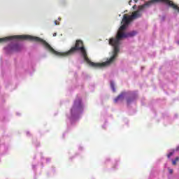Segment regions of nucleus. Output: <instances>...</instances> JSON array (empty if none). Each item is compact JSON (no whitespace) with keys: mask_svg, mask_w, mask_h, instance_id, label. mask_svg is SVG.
<instances>
[{"mask_svg":"<svg viewBox=\"0 0 179 179\" xmlns=\"http://www.w3.org/2000/svg\"><path fill=\"white\" fill-rule=\"evenodd\" d=\"M83 111H85V104L82 101V98L76 99L70 110V114L67 115V128L75 127V124L80 120Z\"/></svg>","mask_w":179,"mask_h":179,"instance_id":"nucleus-1","label":"nucleus"},{"mask_svg":"<svg viewBox=\"0 0 179 179\" xmlns=\"http://www.w3.org/2000/svg\"><path fill=\"white\" fill-rule=\"evenodd\" d=\"M137 97L138 95L135 92H123L114 99V103H122V101H124V99H126L127 105L129 106V104L135 103Z\"/></svg>","mask_w":179,"mask_h":179,"instance_id":"nucleus-2","label":"nucleus"},{"mask_svg":"<svg viewBox=\"0 0 179 179\" xmlns=\"http://www.w3.org/2000/svg\"><path fill=\"white\" fill-rule=\"evenodd\" d=\"M110 89L112 92H113V93H115V83H114V81H110Z\"/></svg>","mask_w":179,"mask_h":179,"instance_id":"nucleus-3","label":"nucleus"},{"mask_svg":"<svg viewBox=\"0 0 179 179\" xmlns=\"http://www.w3.org/2000/svg\"><path fill=\"white\" fill-rule=\"evenodd\" d=\"M176 152V150H171L169 153L167 155V157L168 159H170L171 157V156H173L174 155Z\"/></svg>","mask_w":179,"mask_h":179,"instance_id":"nucleus-4","label":"nucleus"},{"mask_svg":"<svg viewBox=\"0 0 179 179\" xmlns=\"http://www.w3.org/2000/svg\"><path fill=\"white\" fill-rule=\"evenodd\" d=\"M84 150L83 146H82V145H79V146H78V150H79L80 152H82V150Z\"/></svg>","mask_w":179,"mask_h":179,"instance_id":"nucleus-5","label":"nucleus"},{"mask_svg":"<svg viewBox=\"0 0 179 179\" xmlns=\"http://www.w3.org/2000/svg\"><path fill=\"white\" fill-rule=\"evenodd\" d=\"M51 162V158H46V163H50Z\"/></svg>","mask_w":179,"mask_h":179,"instance_id":"nucleus-6","label":"nucleus"},{"mask_svg":"<svg viewBox=\"0 0 179 179\" xmlns=\"http://www.w3.org/2000/svg\"><path fill=\"white\" fill-rule=\"evenodd\" d=\"M172 164L176 166V164H177V162L175 161L174 159H172Z\"/></svg>","mask_w":179,"mask_h":179,"instance_id":"nucleus-7","label":"nucleus"},{"mask_svg":"<svg viewBox=\"0 0 179 179\" xmlns=\"http://www.w3.org/2000/svg\"><path fill=\"white\" fill-rule=\"evenodd\" d=\"M169 174H171L173 173V169H169Z\"/></svg>","mask_w":179,"mask_h":179,"instance_id":"nucleus-8","label":"nucleus"},{"mask_svg":"<svg viewBox=\"0 0 179 179\" xmlns=\"http://www.w3.org/2000/svg\"><path fill=\"white\" fill-rule=\"evenodd\" d=\"M55 24L56 25V26H58V24H59V23H58V21H55Z\"/></svg>","mask_w":179,"mask_h":179,"instance_id":"nucleus-9","label":"nucleus"},{"mask_svg":"<svg viewBox=\"0 0 179 179\" xmlns=\"http://www.w3.org/2000/svg\"><path fill=\"white\" fill-rule=\"evenodd\" d=\"M26 134H27V136H30V131H27Z\"/></svg>","mask_w":179,"mask_h":179,"instance_id":"nucleus-10","label":"nucleus"},{"mask_svg":"<svg viewBox=\"0 0 179 179\" xmlns=\"http://www.w3.org/2000/svg\"><path fill=\"white\" fill-rule=\"evenodd\" d=\"M164 19H166V16L164 15V16H162V21L164 22Z\"/></svg>","mask_w":179,"mask_h":179,"instance_id":"nucleus-11","label":"nucleus"},{"mask_svg":"<svg viewBox=\"0 0 179 179\" xmlns=\"http://www.w3.org/2000/svg\"><path fill=\"white\" fill-rule=\"evenodd\" d=\"M174 160H175L176 162H178V160H179V157H177Z\"/></svg>","mask_w":179,"mask_h":179,"instance_id":"nucleus-12","label":"nucleus"},{"mask_svg":"<svg viewBox=\"0 0 179 179\" xmlns=\"http://www.w3.org/2000/svg\"><path fill=\"white\" fill-rule=\"evenodd\" d=\"M139 0H134V3H138V1Z\"/></svg>","mask_w":179,"mask_h":179,"instance_id":"nucleus-13","label":"nucleus"},{"mask_svg":"<svg viewBox=\"0 0 179 179\" xmlns=\"http://www.w3.org/2000/svg\"><path fill=\"white\" fill-rule=\"evenodd\" d=\"M32 169H33V170H35V169H36V165H32Z\"/></svg>","mask_w":179,"mask_h":179,"instance_id":"nucleus-14","label":"nucleus"},{"mask_svg":"<svg viewBox=\"0 0 179 179\" xmlns=\"http://www.w3.org/2000/svg\"><path fill=\"white\" fill-rule=\"evenodd\" d=\"M178 150H179V146H178V147L176 148V152H178Z\"/></svg>","mask_w":179,"mask_h":179,"instance_id":"nucleus-15","label":"nucleus"},{"mask_svg":"<svg viewBox=\"0 0 179 179\" xmlns=\"http://www.w3.org/2000/svg\"><path fill=\"white\" fill-rule=\"evenodd\" d=\"M133 9H136V5L133 6Z\"/></svg>","mask_w":179,"mask_h":179,"instance_id":"nucleus-16","label":"nucleus"},{"mask_svg":"<svg viewBox=\"0 0 179 179\" xmlns=\"http://www.w3.org/2000/svg\"><path fill=\"white\" fill-rule=\"evenodd\" d=\"M56 36H57V33H54L53 34V37H56Z\"/></svg>","mask_w":179,"mask_h":179,"instance_id":"nucleus-17","label":"nucleus"},{"mask_svg":"<svg viewBox=\"0 0 179 179\" xmlns=\"http://www.w3.org/2000/svg\"><path fill=\"white\" fill-rule=\"evenodd\" d=\"M132 2V0H129V5H131V3Z\"/></svg>","mask_w":179,"mask_h":179,"instance_id":"nucleus-18","label":"nucleus"},{"mask_svg":"<svg viewBox=\"0 0 179 179\" xmlns=\"http://www.w3.org/2000/svg\"><path fill=\"white\" fill-rule=\"evenodd\" d=\"M175 118H177V117H178V114H175Z\"/></svg>","mask_w":179,"mask_h":179,"instance_id":"nucleus-19","label":"nucleus"},{"mask_svg":"<svg viewBox=\"0 0 179 179\" xmlns=\"http://www.w3.org/2000/svg\"><path fill=\"white\" fill-rule=\"evenodd\" d=\"M40 145V143H37L36 146H38Z\"/></svg>","mask_w":179,"mask_h":179,"instance_id":"nucleus-20","label":"nucleus"},{"mask_svg":"<svg viewBox=\"0 0 179 179\" xmlns=\"http://www.w3.org/2000/svg\"><path fill=\"white\" fill-rule=\"evenodd\" d=\"M58 20H59V21H61V18H60V17H59V18H58Z\"/></svg>","mask_w":179,"mask_h":179,"instance_id":"nucleus-21","label":"nucleus"},{"mask_svg":"<svg viewBox=\"0 0 179 179\" xmlns=\"http://www.w3.org/2000/svg\"><path fill=\"white\" fill-rule=\"evenodd\" d=\"M177 44H178V45H179V41H177Z\"/></svg>","mask_w":179,"mask_h":179,"instance_id":"nucleus-22","label":"nucleus"},{"mask_svg":"<svg viewBox=\"0 0 179 179\" xmlns=\"http://www.w3.org/2000/svg\"><path fill=\"white\" fill-rule=\"evenodd\" d=\"M17 115H20V113H17Z\"/></svg>","mask_w":179,"mask_h":179,"instance_id":"nucleus-23","label":"nucleus"},{"mask_svg":"<svg viewBox=\"0 0 179 179\" xmlns=\"http://www.w3.org/2000/svg\"><path fill=\"white\" fill-rule=\"evenodd\" d=\"M43 155H41V160H43Z\"/></svg>","mask_w":179,"mask_h":179,"instance_id":"nucleus-24","label":"nucleus"},{"mask_svg":"<svg viewBox=\"0 0 179 179\" xmlns=\"http://www.w3.org/2000/svg\"><path fill=\"white\" fill-rule=\"evenodd\" d=\"M63 136H65V134H63Z\"/></svg>","mask_w":179,"mask_h":179,"instance_id":"nucleus-25","label":"nucleus"},{"mask_svg":"<svg viewBox=\"0 0 179 179\" xmlns=\"http://www.w3.org/2000/svg\"><path fill=\"white\" fill-rule=\"evenodd\" d=\"M107 160H109V159H106V162H107Z\"/></svg>","mask_w":179,"mask_h":179,"instance_id":"nucleus-26","label":"nucleus"},{"mask_svg":"<svg viewBox=\"0 0 179 179\" xmlns=\"http://www.w3.org/2000/svg\"><path fill=\"white\" fill-rule=\"evenodd\" d=\"M102 128H104V126H102Z\"/></svg>","mask_w":179,"mask_h":179,"instance_id":"nucleus-27","label":"nucleus"}]
</instances>
